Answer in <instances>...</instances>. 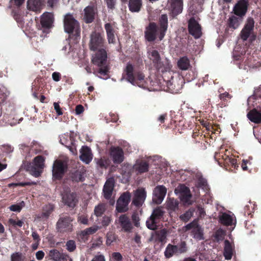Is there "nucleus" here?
I'll list each match as a JSON object with an SVG mask.
<instances>
[{
  "instance_id": "obj_27",
  "label": "nucleus",
  "mask_w": 261,
  "mask_h": 261,
  "mask_svg": "<svg viewBox=\"0 0 261 261\" xmlns=\"http://www.w3.org/2000/svg\"><path fill=\"white\" fill-rule=\"evenodd\" d=\"M80 159L85 163L89 164L92 159V154L90 149L87 146H83L80 150Z\"/></svg>"
},
{
  "instance_id": "obj_14",
  "label": "nucleus",
  "mask_w": 261,
  "mask_h": 261,
  "mask_svg": "<svg viewBox=\"0 0 261 261\" xmlns=\"http://www.w3.org/2000/svg\"><path fill=\"white\" fill-rule=\"evenodd\" d=\"M146 198V192L143 188H140L134 192L132 203L137 206H141Z\"/></svg>"
},
{
  "instance_id": "obj_60",
  "label": "nucleus",
  "mask_w": 261,
  "mask_h": 261,
  "mask_svg": "<svg viewBox=\"0 0 261 261\" xmlns=\"http://www.w3.org/2000/svg\"><path fill=\"white\" fill-rule=\"evenodd\" d=\"M78 221L83 224H88L87 217L84 215H82L79 217Z\"/></svg>"
},
{
  "instance_id": "obj_39",
  "label": "nucleus",
  "mask_w": 261,
  "mask_h": 261,
  "mask_svg": "<svg viewBox=\"0 0 261 261\" xmlns=\"http://www.w3.org/2000/svg\"><path fill=\"white\" fill-rule=\"evenodd\" d=\"M242 21V19L235 16H231L229 18V26L233 29H237Z\"/></svg>"
},
{
  "instance_id": "obj_42",
  "label": "nucleus",
  "mask_w": 261,
  "mask_h": 261,
  "mask_svg": "<svg viewBox=\"0 0 261 261\" xmlns=\"http://www.w3.org/2000/svg\"><path fill=\"white\" fill-rule=\"evenodd\" d=\"M95 161L96 162L97 166L101 168H107L110 163V161L105 158L95 159Z\"/></svg>"
},
{
  "instance_id": "obj_21",
  "label": "nucleus",
  "mask_w": 261,
  "mask_h": 261,
  "mask_svg": "<svg viewBox=\"0 0 261 261\" xmlns=\"http://www.w3.org/2000/svg\"><path fill=\"white\" fill-rule=\"evenodd\" d=\"M54 22V16L51 13H44L41 17V24L43 28L42 32H46L45 29L52 27Z\"/></svg>"
},
{
  "instance_id": "obj_62",
  "label": "nucleus",
  "mask_w": 261,
  "mask_h": 261,
  "mask_svg": "<svg viewBox=\"0 0 261 261\" xmlns=\"http://www.w3.org/2000/svg\"><path fill=\"white\" fill-rule=\"evenodd\" d=\"M111 221V220L110 218L109 217L106 216L103 217L101 223L103 226H107L110 224Z\"/></svg>"
},
{
  "instance_id": "obj_38",
  "label": "nucleus",
  "mask_w": 261,
  "mask_h": 261,
  "mask_svg": "<svg viewBox=\"0 0 261 261\" xmlns=\"http://www.w3.org/2000/svg\"><path fill=\"white\" fill-rule=\"evenodd\" d=\"M178 202L174 198H169L166 201V207L170 211H174L177 209Z\"/></svg>"
},
{
  "instance_id": "obj_41",
  "label": "nucleus",
  "mask_w": 261,
  "mask_h": 261,
  "mask_svg": "<svg viewBox=\"0 0 261 261\" xmlns=\"http://www.w3.org/2000/svg\"><path fill=\"white\" fill-rule=\"evenodd\" d=\"M85 171L77 170L72 174L71 178L73 180L75 181H81L84 180V175Z\"/></svg>"
},
{
  "instance_id": "obj_19",
  "label": "nucleus",
  "mask_w": 261,
  "mask_h": 261,
  "mask_svg": "<svg viewBox=\"0 0 261 261\" xmlns=\"http://www.w3.org/2000/svg\"><path fill=\"white\" fill-rule=\"evenodd\" d=\"M110 155L115 164H120L124 160L123 151L120 147H112Z\"/></svg>"
},
{
  "instance_id": "obj_1",
  "label": "nucleus",
  "mask_w": 261,
  "mask_h": 261,
  "mask_svg": "<svg viewBox=\"0 0 261 261\" xmlns=\"http://www.w3.org/2000/svg\"><path fill=\"white\" fill-rule=\"evenodd\" d=\"M103 39L98 33L93 32L91 35L90 47L91 50H97V52L93 57V63L99 67L98 72L105 75L108 72V68L106 65L107 55L106 50L100 48L102 46Z\"/></svg>"
},
{
  "instance_id": "obj_56",
  "label": "nucleus",
  "mask_w": 261,
  "mask_h": 261,
  "mask_svg": "<svg viewBox=\"0 0 261 261\" xmlns=\"http://www.w3.org/2000/svg\"><path fill=\"white\" fill-rule=\"evenodd\" d=\"M10 224L13 225V226H18V227H21L23 224V222L21 220H17L16 221L14 219H11L9 221Z\"/></svg>"
},
{
  "instance_id": "obj_59",
  "label": "nucleus",
  "mask_w": 261,
  "mask_h": 261,
  "mask_svg": "<svg viewBox=\"0 0 261 261\" xmlns=\"http://www.w3.org/2000/svg\"><path fill=\"white\" fill-rule=\"evenodd\" d=\"M54 109H55V111H56L58 115L59 116V115H61L63 114V112L60 108L59 103L54 102Z\"/></svg>"
},
{
  "instance_id": "obj_54",
  "label": "nucleus",
  "mask_w": 261,
  "mask_h": 261,
  "mask_svg": "<svg viewBox=\"0 0 261 261\" xmlns=\"http://www.w3.org/2000/svg\"><path fill=\"white\" fill-rule=\"evenodd\" d=\"M11 261H23L21 254L18 252L13 253L11 257Z\"/></svg>"
},
{
  "instance_id": "obj_48",
  "label": "nucleus",
  "mask_w": 261,
  "mask_h": 261,
  "mask_svg": "<svg viewBox=\"0 0 261 261\" xmlns=\"http://www.w3.org/2000/svg\"><path fill=\"white\" fill-rule=\"evenodd\" d=\"M105 210V205L104 204L100 203L97 206H95L94 209V213L96 216H100L104 213Z\"/></svg>"
},
{
  "instance_id": "obj_7",
  "label": "nucleus",
  "mask_w": 261,
  "mask_h": 261,
  "mask_svg": "<svg viewBox=\"0 0 261 261\" xmlns=\"http://www.w3.org/2000/svg\"><path fill=\"white\" fill-rule=\"evenodd\" d=\"M186 251V244L185 242H181L178 245L168 244L165 251V255L170 258L174 254H180Z\"/></svg>"
},
{
  "instance_id": "obj_11",
  "label": "nucleus",
  "mask_w": 261,
  "mask_h": 261,
  "mask_svg": "<svg viewBox=\"0 0 261 261\" xmlns=\"http://www.w3.org/2000/svg\"><path fill=\"white\" fill-rule=\"evenodd\" d=\"M158 35H159V38H160L159 28L158 27L155 23H150L146 28L145 32V36L146 40L148 41H154Z\"/></svg>"
},
{
  "instance_id": "obj_23",
  "label": "nucleus",
  "mask_w": 261,
  "mask_h": 261,
  "mask_svg": "<svg viewBox=\"0 0 261 261\" xmlns=\"http://www.w3.org/2000/svg\"><path fill=\"white\" fill-rule=\"evenodd\" d=\"M167 231L166 229H163L155 231L151 235L150 241L154 243L160 242L164 244L166 242Z\"/></svg>"
},
{
  "instance_id": "obj_50",
  "label": "nucleus",
  "mask_w": 261,
  "mask_h": 261,
  "mask_svg": "<svg viewBox=\"0 0 261 261\" xmlns=\"http://www.w3.org/2000/svg\"><path fill=\"white\" fill-rule=\"evenodd\" d=\"M116 240V236L113 232H109L107 235L106 244L107 245H110L113 242Z\"/></svg>"
},
{
  "instance_id": "obj_43",
  "label": "nucleus",
  "mask_w": 261,
  "mask_h": 261,
  "mask_svg": "<svg viewBox=\"0 0 261 261\" xmlns=\"http://www.w3.org/2000/svg\"><path fill=\"white\" fill-rule=\"evenodd\" d=\"M25 206V203L23 201L14 204L9 206V210L12 212L19 213L22 208Z\"/></svg>"
},
{
  "instance_id": "obj_49",
  "label": "nucleus",
  "mask_w": 261,
  "mask_h": 261,
  "mask_svg": "<svg viewBox=\"0 0 261 261\" xmlns=\"http://www.w3.org/2000/svg\"><path fill=\"white\" fill-rule=\"evenodd\" d=\"M194 212V210L193 208H191L187 211L185 214L181 215L180 216V218L184 221H187L192 217Z\"/></svg>"
},
{
  "instance_id": "obj_53",
  "label": "nucleus",
  "mask_w": 261,
  "mask_h": 261,
  "mask_svg": "<svg viewBox=\"0 0 261 261\" xmlns=\"http://www.w3.org/2000/svg\"><path fill=\"white\" fill-rule=\"evenodd\" d=\"M198 186L204 190H208V186L206 180L204 178H200L198 182Z\"/></svg>"
},
{
  "instance_id": "obj_45",
  "label": "nucleus",
  "mask_w": 261,
  "mask_h": 261,
  "mask_svg": "<svg viewBox=\"0 0 261 261\" xmlns=\"http://www.w3.org/2000/svg\"><path fill=\"white\" fill-rule=\"evenodd\" d=\"M100 227L97 225H94L92 227H90L88 228H87L81 232V234L83 236H85L89 234H93L96 232Z\"/></svg>"
},
{
  "instance_id": "obj_44",
  "label": "nucleus",
  "mask_w": 261,
  "mask_h": 261,
  "mask_svg": "<svg viewBox=\"0 0 261 261\" xmlns=\"http://www.w3.org/2000/svg\"><path fill=\"white\" fill-rule=\"evenodd\" d=\"M164 214V211L163 210L162 207H158V208L154 209L153 211V212L151 215V216L154 218L156 220L161 219Z\"/></svg>"
},
{
  "instance_id": "obj_32",
  "label": "nucleus",
  "mask_w": 261,
  "mask_h": 261,
  "mask_svg": "<svg viewBox=\"0 0 261 261\" xmlns=\"http://www.w3.org/2000/svg\"><path fill=\"white\" fill-rule=\"evenodd\" d=\"M234 252L233 246L228 240L224 241L223 254L227 260L230 259Z\"/></svg>"
},
{
  "instance_id": "obj_46",
  "label": "nucleus",
  "mask_w": 261,
  "mask_h": 261,
  "mask_svg": "<svg viewBox=\"0 0 261 261\" xmlns=\"http://www.w3.org/2000/svg\"><path fill=\"white\" fill-rule=\"evenodd\" d=\"M175 83V80L173 78H171V80L167 81L166 82V85L167 86L168 90L169 92L174 93H177L179 91L178 88H175L173 87V83Z\"/></svg>"
},
{
  "instance_id": "obj_31",
  "label": "nucleus",
  "mask_w": 261,
  "mask_h": 261,
  "mask_svg": "<svg viewBox=\"0 0 261 261\" xmlns=\"http://www.w3.org/2000/svg\"><path fill=\"white\" fill-rule=\"evenodd\" d=\"M124 73L126 75L127 80L133 85H135V76L134 74V66L127 63L124 69Z\"/></svg>"
},
{
  "instance_id": "obj_40",
  "label": "nucleus",
  "mask_w": 261,
  "mask_h": 261,
  "mask_svg": "<svg viewBox=\"0 0 261 261\" xmlns=\"http://www.w3.org/2000/svg\"><path fill=\"white\" fill-rule=\"evenodd\" d=\"M139 87L144 88L146 87L145 82L144 81V75L141 73H138L136 77H135V85Z\"/></svg>"
},
{
  "instance_id": "obj_29",
  "label": "nucleus",
  "mask_w": 261,
  "mask_h": 261,
  "mask_svg": "<svg viewBox=\"0 0 261 261\" xmlns=\"http://www.w3.org/2000/svg\"><path fill=\"white\" fill-rule=\"evenodd\" d=\"M119 223L124 231L129 232L132 230V223L129 218L125 215H122L119 217Z\"/></svg>"
},
{
  "instance_id": "obj_35",
  "label": "nucleus",
  "mask_w": 261,
  "mask_h": 261,
  "mask_svg": "<svg viewBox=\"0 0 261 261\" xmlns=\"http://www.w3.org/2000/svg\"><path fill=\"white\" fill-rule=\"evenodd\" d=\"M142 0H129L128 7L132 12H138L142 7Z\"/></svg>"
},
{
  "instance_id": "obj_61",
  "label": "nucleus",
  "mask_w": 261,
  "mask_h": 261,
  "mask_svg": "<svg viewBox=\"0 0 261 261\" xmlns=\"http://www.w3.org/2000/svg\"><path fill=\"white\" fill-rule=\"evenodd\" d=\"M52 78L55 82H59L61 79V74L59 72H54L52 74Z\"/></svg>"
},
{
  "instance_id": "obj_58",
  "label": "nucleus",
  "mask_w": 261,
  "mask_h": 261,
  "mask_svg": "<svg viewBox=\"0 0 261 261\" xmlns=\"http://www.w3.org/2000/svg\"><path fill=\"white\" fill-rule=\"evenodd\" d=\"M49 216L48 214L42 211V212L38 215L37 218L40 221H45L48 219Z\"/></svg>"
},
{
  "instance_id": "obj_33",
  "label": "nucleus",
  "mask_w": 261,
  "mask_h": 261,
  "mask_svg": "<svg viewBox=\"0 0 261 261\" xmlns=\"http://www.w3.org/2000/svg\"><path fill=\"white\" fill-rule=\"evenodd\" d=\"M94 10L93 7L88 6L84 9V19L86 23L91 22L94 17Z\"/></svg>"
},
{
  "instance_id": "obj_55",
  "label": "nucleus",
  "mask_w": 261,
  "mask_h": 261,
  "mask_svg": "<svg viewBox=\"0 0 261 261\" xmlns=\"http://www.w3.org/2000/svg\"><path fill=\"white\" fill-rule=\"evenodd\" d=\"M54 209V205L51 204H48L43 207V211L50 215V214L53 212Z\"/></svg>"
},
{
  "instance_id": "obj_15",
  "label": "nucleus",
  "mask_w": 261,
  "mask_h": 261,
  "mask_svg": "<svg viewBox=\"0 0 261 261\" xmlns=\"http://www.w3.org/2000/svg\"><path fill=\"white\" fill-rule=\"evenodd\" d=\"M48 256L53 261H72V259L66 254L60 252L56 249L49 251Z\"/></svg>"
},
{
  "instance_id": "obj_57",
  "label": "nucleus",
  "mask_w": 261,
  "mask_h": 261,
  "mask_svg": "<svg viewBox=\"0 0 261 261\" xmlns=\"http://www.w3.org/2000/svg\"><path fill=\"white\" fill-rule=\"evenodd\" d=\"M3 151L7 153H9L13 151V147L10 145H4L2 147Z\"/></svg>"
},
{
  "instance_id": "obj_4",
  "label": "nucleus",
  "mask_w": 261,
  "mask_h": 261,
  "mask_svg": "<svg viewBox=\"0 0 261 261\" xmlns=\"http://www.w3.org/2000/svg\"><path fill=\"white\" fill-rule=\"evenodd\" d=\"M44 159L42 156L38 155L35 157L30 167V173L35 177L39 176L44 167Z\"/></svg>"
},
{
  "instance_id": "obj_10",
  "label": "nucleus",
  "mask_w": 261,
  "mask_h": 261,
  "mask_svg": "<svg viewBox=\"0 0 261 261\" xmlns=\"http://www.w3.org/2000/svg\"><path fill=\"white\" fill-rule=\"evenodd\" d=\"M167 193L166 188L163 185L156 186L153 191L152 200L156 204H161Z\"/></svg>"
},
{
  "instance_id": "obj_25",
  "label": "nucleus",
  "mask_w": 261,
  "mask_h": 261,
  "mask_svg": "<svg viewBox=\"0 0 261 261\" xmlns=\"http://www.w3.org/2000/svg\"><path fill=\"white\" fill-rule=\"evenodd\" d=\"M160 25V40H161L164 37L168 27V17L166 14H163L159 19Z\"/></svg>"
},
{
  "instance_id": "obj_52",
  "label": "nucleus",
  "mask_w": 261,
  "mask_h": 261,
  "mask_svg": "<svg viewBox=\"0 0 261 261\" xmlns=\"http://www.w3.org/2000/svg\"><path fill=\"white\" fill-rule=\"evenodd\" d=\"M224 235L225 232L222 229H219L216 231L215 233V239L217 240V241L222 240L224 238Z\"/></svg>"
},
{
  "instance_id": "obj_64",
  "label": "nucleus",
  "mask_w": 261,
  "mask_h": 261,
  "mask_svg": "<svg viewBox=\"0 0 261 261\" xmlns=\"http://www.w3.org/2000/svg\"><path fill=\"white\" fill-rule=\"evenodd\" d=\"M91 261H105V258L103 255H98L95 256Z\"/></svg>"
},
{
  "instance_id": "obj_12",
  "label": "nucleus",
  "mask_w": 261,
  "mask_h": 261,
  "mask_svg": "<svg viewBox=\"0 0 261 261\" xmlns=\"http://www.w3.org/2000/svg\"><path fill=\"white\" fill-rule=\"evenodd\" d=\"M62 200L65 204L69 207H74L76 202V196L75 193H71L69 189L67 188L62 193Z\"/></svg>"
},
{
  "instance_id": "obj_20",
  "label": "nucleus",
  "mask_w": 261,
  "mask_h": 261,
  "mask_svg": "<svg viewBox=\"0 0 261 261\" xmlns=\"http://www.w3.org/2000/svg\"><path fill=\"white\" fill-rule=\"evenodd\" d=\"M248 6L247 0H240L233 7L234 13L240 17L244 16L247 12Z\"/></svg>"
},
{
  "instance_id": "obj_24",
  "label": "nucleus",
  "mask_w": 261,
  "mask_h": 261,
  "mask_svg": "<svg viewBox=\"0 0 261 261\" xmlns=\"http://www.w3.org/2000/svg\"><path fill=\"white\" fill-rule=\"evenodd\" d=\"M115 180L112 177L108 179L105 182L103 188V194L106 199H109L111 198L114 187Z\"/></svg>"
},
{
  "instance_id": "obj_2",
  "label": "nucleus",
  "mask_w": 261,
  "mask_h": 261,
  "mask_svg": "<svg viewBox=\"0 0 261 261\" xmlns=\"http://www.w3.org/2000/svg\"><path fill=\"white\" fill-rule=\"evenodd\" d=\"M148 57L152 61L154 67L159 71L167 72L170 70L171 65L167 59H161L158 51L150 49L148 51Z\"/></svg>"
},
{
  "instance_id": "obj_16",
  "label": "nucleus",
  "mask_w": 261,
  "mask_h": 261,
  "mask_svg": "<svg viewBox=\"0 0 261 261\" xmlns=\"http://www.w3.org/2000/svg\"><path fill=\"white\" fill-rule=\"evenodd\" d=\"M169 10L173 17H175L181 13L183 9L182 0H169Z\"/></svg>"
},
{
  "instance_id": "obj_5",
  "label": "nucleus",
  "mask_w": 261,
  "mask_h": 261,
  "mask_svg": "<svg viewBox=\"0 0 261 261\" xmlns=\"http://www.w3.org/2000/svg\"><path fill=\"white\" fill-rule=\"evenodd\" d=\"M174 192L183 202L189 205L192 204V195L189 188L184 185H180L175 188Z\"/></svg>"
},
{
  "instance_id": "obj_47",
  "label": "nucleus",
  "mask_w": 261,
  "mask_h": 261,
  "mask_svg": "<svg viewBox=\"0 0 261 261\" xmlns=\"http://www.w3.org/2000/svg\"><path fill=\"white\" fill-rule=\"evenodd\" d=\"M147 227L151 230H154L156 228L157 220L151 216L149 219L146 221Z\"/></svg>"
},
{
  "instance_id": "obj_26",
  "label": "nucleus",
  "mask_w": 261,
  "mask_h": 261,
  "mask_svg": "<svg viewBox=\"0 0 261 261\" xmlns=\"http://www.w3.org/2000/svg\"><path fill=\"white\" fill-rule=\"evenodd\" d=\"M247 116L252 122L257 124L261 123V108L259 110L252 109L248 113Z\"/></svg>"
},
{
  "instance_id": "obj_18",
  "label": "nucleus",
  "mask_w": 261,
  "mask_h": 261,
  "mask_svg": "<svg viewBox=\"0 0 261 261\" xmlns=\"http://www.w3.org/2000/svg\"><path fill=\"white\" fill-rule=\"evenodd\" d=\"M254 27V21L252 18H247L246 23L241 32V37L243 40H246L250 35Z\"/></svg>"
},
{
  "instance_id": "obj_3",
  "label": "nucleus",
  "mask_w": 261,
  "mask_h": 261,
  "mask_svg": "<svg viewBox=\"0 0 261 261\" xmlns=\"http://www.w3.org/2000/svg\"><path fill=\"white\" fill-rule=\"evenodd\" d=\"M64 27L65 32L69 34L75 32L77 36H80V29L79 23L72 15L67 14L65 16Z\"/></svg>"
},
{
  "instance_id": "obj_37",
  "label": "nucleus",
  "mask_w": 261,
  "mask_h": 261,
  "mask_svg": "<svg viewBox=\"0 0 261 261\" xmlns=\"http://www.w3.org/2000/svg\"><path fill=\"white\" fill-rule=\"evenodd\" d=\"M177 65L181 70H186L190 66L189 60L186 57L181 58L177 62Z\"/></svg>"
},
{
  "instance_id": "obj_6",
  "label": "nucleus",
  "mask_w": 261,
  "mask_h": 261,
  "mask_svg": "<svg viewBox=\"0 0 261 261\" xmlns=\"http://www.w3.org/2000/svg\"><path fill=\"white\" fill-rule=\"evenodd\" d=\"M65 161L56 160L53 166V176L54 179H60L67 169Z\"/></svg>"
},
{
  "instance_id": "obj_22",
  "label": "nucleus",
  "mask_w": 261,
  "mask_h": 261,
  "mask_svg": "<svg viewBox=\"0 0 261 261\" xmlns=\"http://www.w3.org/2000/svg\"><path fill=\"white\" fill-rule=\"evenodd\" d=\"M219 220L221 223L226 226H235L237 223L234 215L231 212L222 213L219 216Z\"/></svg>"
},
{
  "instance_id": "obj_51",
  "label": "nucleus",
  "mask_w": 261,
  "mask_h": 261,
  "mask_svg": "<svg viewBox=\"0 0 261 261\" xmlns=\"http://www.w3.org/2000/svg\"><path fill=\"white\" fill-rule=\"evenodd\" d=\"M66 249L70 252L73 251L76 248V245L74 241L69 240L66 244Z\"/></svg>"
},
{
  "instance_id": "obj_17",
  "label": "nucleus",
  "mask_w": 261,
  "mask_h": 261,
  "mask_svg": "<svg viewBox=\"0 0 261 261\" xmlns=\"http://www.w3.org/2000/svg\"><path fill=\"white\" fill-rule=\"evenodd\" d=\"M186 229L192 230L191 233L194 238L198 240L203 239L202 230L201 227L197 224V221H194L192 223L187 224L186 226Z\"/></svg>"
},
{
  "instance_id": "obj_8",
  "label": "nucleus",
  "mask_w": 261,
  "mask_h": 261,
  "mask_svg": "<svg viewBox=\"0 0 261 261\" xmlns=\"http://www.w3.org/2000/svg\"><path fill=\"white\" fill-rule=\"evenodd\" d=\"M130 198L131 194L129 192H126L123 193L117 200L116 210L119 213L126 212L128 210Z\"/></svg>"
},
{
  "instance_id": "obj_9",
  "label": "nucleus",
  "mask_w": 261,
  "mask_h": 261,
  "mask_svg": "<svg viewBox=\"0 0 261 261\" xmlns=\"http://www.w3.org/2000/svg\"><path fill=\"white\" fill-rule=\"evenodd\" d=\"M72 221L71 218L67 216L60 217L56 224L57 229L62 232L71 231L72 228L71 224Z\"/></svg>"
},
{
  "instance_id": "obj_30",
  "label": "nucleus",
  "mask_w": 261,
  "mask_h": 261,
  "mask_svg": "<svg viewBox=\"0 0 261 261\" xmlns=\"http://www.w3.org/2000/svg\"><path fill=\"white\" fill-rule=\"evenodd\" d=\"M107 38L109 43H114L115 41V31L112 24L107 23L105 25Z\"/></svg>"
},
{
  "instance_id": "obj_36",
  "label": "nucleus",
  "mask_w": 261,
  "mask_h": 261,
  "mask_svg": "<svg viewBox=\"0 0 261 261\" xmlns=\"http://www.w3.org/2000/svg\"><path fill=\"white\" fill-rule=\"evenodd\" d=\"M60 142L62 145L67 147H69L73 143L72 139L68 133L60 136Z\"/></svg>"
},
{
  "instance_id": "obj_13",
  "label": "nucleus",
  "mask_w": 261,
  "mask_h": 261,
  "mask_svg": "<svg viewBox=\"0 0 261 261\" xmlns=\"http://www.w3.org/2000/svg\"><path fill=\"white\" fill-rule=\"evenodd\" d=\"M188 29L190 34L195 38H200L202 35L201 28L199 23L192 18L189 20Z\"/></svg>"
},
{
  "instance_id": "obj_63",
  "label": "nucleus",
  "mask_w": 261,
  "mask_h": 261,
  "mask_svg": "<svg viewBox=\"0 0 261 261\" xmlns=\"http://www.w3.org/2000/svg\"><path fill=\"white\" fill-rule=\"evenodd\" d=\"M112 257L117 261L121 260L122 256L119 252H114L112 254Z\"/></svg>"
},
{
  "instance_id": "obj_34",
  "label": "nucleus",
  "mask_w": 261,
  "mask_h": 261,
  "mask_svg": "<svg viewBox=\"0 0 261 261\" xmlns=\"http://www.w3.org/2000/svg\"><path fill=\"white\" fill-rule=\"evenodd\" d=\"M134 170L140 173L145 172L148 170V165L144 161H138L134 165Z\"/></svg>"
},
{
  "instance_id": "obj_28",
  "label": "nucleus",
  "mask_w": 261,
  "mask_h": 261,
  "mask_svg": "<svg viewBox=\"0 0 261 261\" xmlns=\"http://www.w3.org/2000/svg\"><path fill=\"white\" fill-rule=\"evenodd\" d=\"M44 0H28L27 8L29 10L39 12L42 8Z\"/></svg>"
}]
</instances>
